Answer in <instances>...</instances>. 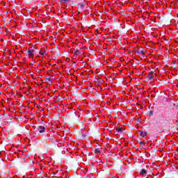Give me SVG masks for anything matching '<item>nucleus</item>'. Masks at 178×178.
<instances>
[{"instance_id": "obj_1", "label": "nucleus", "mask_w": 178, "mask_h": 178, "mask_svg": "<svg viewBox=\"0 0 178 178\" xmlns=\"http://www.w3.org/2000/svg\"><path fill=\"white\" fill-rule=\"evenodd\" d=\"M37 129H38L39 133H44L45 129H46L45 127H44V126H39L37 127Z\"/></svg>"}, {"instance_id": "obj_2", "label": "nucleus", "mask_w": 178, "mask_h": 178, "mask_svg": "<svg viewBox=\"0 0 178 178\" xmlns=\"http://www.w3.org/2000/svg\"><path fill=\"white\" fill-rule=\"evenodd\" d=\"M34 54V50H28L27 55L29 58H33V54Z\"/></svg>"}, {"instance_id": "obj_3", "label": "nucleus", "mask_w": 178, "mask_h": 178, "mask_svg": "<svg viewBox=\"0 0 178 178\" xmlns=\"http://www.w3.org/2000/svg\"><path fill=\"white\" fill-rule=\"evenodd\" d=\"M140 136L141 137H143V138H144V137H145L147 136V132H144L143 131H140Z\"/></svg>"}, {"instance_id": "obj_4", "label": "nucleus", "mask_w": 178, "mask_h": 178, "mask_svg": "<svg viewBox=\"0 0 178 178\" xmlns=\"http://www.w3.org/2000/svg\"><path fill=\"white\" fill-rule=\"evenodd\" d=\"M140 175H147V170H145V169H143L140 172Z\"/></svg>"}, {"instance_id": "obj_5", "label": "nucleus", "mask_w": 178, "mask_h": 178, "mask_svg": "<svg viewBox=\"0 0 178 178\" xmlns=\"http://www.w3.org/2000/svg\"><path fill=\"white\" fill-rule=\"evenodd\" d=\"M74 55L79 56V55H80L81 52H80V51L76 50V51H75L74 52Z\"/></svg>"}, {"instance_id": "obj_6", "label": "nucleus", "mask_w": 178, "mask_h": 178, "mask_svg": "<svg viewBox=\"0 0 178 178\" xmlns=\"http://www.w3.org/2000/svg\"><path fill=\"white\" fill-rule=\"evenodd\" d=\"M148 79H149V80H152L154 79V76L149 74Z\"/></svg>"}, {"instance_id": "obj_7", "label": "nucleus", "mask_w": 178, "mask_h": 178, "mask_svg": "<svg viewBox=\"0 0 178 178\" xmlns=\"http://www.w3.org/2000/svg\"><path fill=\"white\" fill-rule=\"evenodd\" d=\"M70 0H60V2L65 3V2H69Z\"/></svg>"}, {"instance_id": "obj_8", "label": "nucleus", "mask_w": 178, "mask_h": 178, "mask_svg": "<svg viewBox=\"0 0 178 178\" xmlns=\"http://www.w3.org/2000/svg\"><path fill=\"white\" fill-rule=\"evenodd\" d=\"M149 74H150L151 76H154V72H149Z\"/></svg>"}, {"instance_id": "obj_9", "label": "nucleus", "mask_w": 178, "mask_h": 178, "mask_svg": "<svg viewBox=\"0 0 178 178\" xmlns=\"http://www.w3.org/2000/svg\"><path fill=\"white\" fill-rule=\"evenodd\" d=\"M140 145H145V143H144V142H140Z\"/></svg>"}, {"instance_id": "obj_10", "label": "nucleus", "mask_w": 178, "mask_h": 178, "mask_svg": "<svg viewBox=\"0 0 178 178\" xmlns=\"http://www.w3.org/2000/svg\"><path fill=\"white\" fill-rule=\"evenodd\" d=\"M46 80H47V81H51V78H47Z\"/></svg>"}, {"instance_id": "obj_11", "label": "nucleus", "mask_w": 178, "mask_h": 178, "mask_svg": "<svg viewBox=\"0 0 178 178\" xmlns=\"http://www.w3.org/2000/svg\"><path fill=\"white\" fill-rule=\"evenodd\" d=\"M95 153L99 152V150L98 149H96L95 150Z\"/></svg>"}, {"instance_id": "obj_12", "label": "nucleus", "mask_w": 178, "mask_h": 178, "mask_svg": "<svg viewBox=\"0 0 178 178\" xmlns=\"http://www.w3.org/2000/svg\"><path fill=\"white\" fill-rule=\"evenodd\" d=\"M141 54H142V55H144V51L142 50V51H140V55H141Z\"/></svg>"}, {"instance_id": "obj_13", "label": "nucleus", "mask_w": 178, "mask_h": 178, "mask_svg": "<svg viewBox=\"0 0 178 178\" xmlns=\"http://www.w3.org/2000/svg\"><path fill=\"white\" fill-rule=\"evenodd\" d=\"M136 54H138L139 55H140V51H136Z\"/></svg>"}, {"instance_id": "obj_14", "label": "nucleus", "mask_w": 178, "mask_h": 178, "mask_svg": "<svg viewBox=\"0 0 178 178\" xmlns=\"http://www.w3.org/2000/svg\"><path fill=\"white\" fill-rule=\"evenodd\" d=\"M118 131H119V132L122 131V129L121 128H118Z\"/></svg>"}, {"instance_id": "obj_15", "label": "nucleus", "mask_w": 178, "mask_h": 178, "mask_svg": "<svg viewBox=\"0 0 178 178\" xmlns=\"http://www.w3.org/2000/svg\"><path fill=\"white\" fill-rule=\"evenodd\" d=\"M40 54L42 56H44V53H42V52H40Z\"/></svg>"}]
</instances>
